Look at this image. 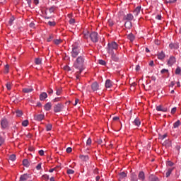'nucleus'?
I'll list each match as a JSON object with an SVG mask.
<instances>
[{"mask_svg": "<svg viewBox=\"0 0 181 181\" xmlns=\"http://www.w3.org/2000/svg\"><path fill=\"white\" fill-rule=\"evenodd\" d=\"M84 63H86V57L84 55L78 56L74 63V67L78 70V73H82L84 70Z\"/></svg>", "mask_w": 181, "mask_h": 181, "instance_id": "nucleus-1", "label": "nucleus"}, {"mask_svg": "<svg viewBox=\"0 0 181 181\" xmlns=\"http://www.w3.org/2000/svg\"><path fill=\"white\" fill-rule=\"evenodd\" d=\"M118 44L115 42H112L108 43L107 45V52L108 53H114V50H117Z\"/></svg>", "mask_w": 181, "mask_h": 181, "instance_id": "nucleus-2", "label": "nucleus"}, {"mask_svg": "<svg viewBox=\"0 0 181 181\" xmlns=\"http://www.w3.org/2000/svg\"><path fill=\"white\" fill-rule=\"evenodd\" d=\"M71 54V57H73L74 59H76V57H77V56L80 54V48L78 47H73Z\"/></svg>", "mask_w": 181, "mask_h": 181, "instance_id": "nucleus-3", "label": "nucleus"}, {"mask_svg": "<svg viewBox=\"0 0 181 181\" xmlns=\"http://www.w3.org/2000/svg\"><path fill=\"white\" fill-rule=\"evenodd\" d=\"M1 127L3 129H8L9 128V122L6 118H3L1 120Z\"/></svg>", "mask_w": 181, "mask_h": 181, "instance_id": "nucleus-4", "label": "nucleus"}, {"mask_svg": "<svg viewBox=\"0 0 181 181\" xmlns=\"http://www.w3.org/2000/svg\"><path fill=\"white\" fill-rule=\"evenodd\" d=\"M89 36H90V40L93 43H97V42H98V33H97V32H92Z\"/></svg>", "mask_w": 181, "mask_h": 181, "instance_id": "nucleus-5", "label": "nucleus"}, {"mask_svg": "<svg viewBox=\"0 0 181 181\" xmlns=\"http://www.w3.org/2000/svg\"><path fill=\"white\" fill-rule=\"evenodd\" d=\"M64 105L62 103H58L54 106V111L55 112H60L63 110Z\"/></svg>", "mask_w": 181, "mask_h": 181, "instance_id": "nucleus-6", "label": "nucleus"}, {"mask_svg": "<svg viewBox=\"0 0 181 181\" xmlns=\"http://www.w3.org/2000/svg\"><path fill=\"white\" fill-rule=\"evenodd\" d=\"M91 88L93 92L98 91L100 88V85H98V83L97 82H93L91 85Z\"/></svg>", "mask_w": 181, "mask_h": 181, "instance_id": "nucleus-7", "label": "nucleus"}, {"mask_svg": "<svg viewBox=\"0 0 181 181\" xmlns=\"http://www.w3.org/2000/svg\"><path fill=\"white\" fill-rule=\"evenodd\" d=\"M124 21H128L129 22H131L134 19V15L132 13H128L125 15L123 18Z\"/></svg>", "mask_w": 181, "mask_h": 181, "instance_id": "nucleus-8", "label": "nucleus"}, {"mask_svg": "<svg viewBox=\"0 0 181 181\" xmlns=\"http://www.w3.org/2000/svg\"><path fill=\"white\" fill-rule=\"evenodd\" d=\"M176 63V58L175 57H170L168 61V66H173Z\"/></svg>", "mask_w": 181, "mask_h": 181, "instance_id": "nucleus-9", "label": "nucleus"}, {"mask_svg": "<svg viewBox=\"0 0 181 181\" xmlns=\"http://www.w3.org/2000/svg\"><path fill=\"white\" fill-rule=\"evenodd\" d=\"M29 177H30V175H28V174L21 175L20 177L19 181H26L28 180V179H29Z\"/></svg>", "mask_w": 181, "mask_h": 181, "instance_id": "nucleus-10", "label": "nucleus"}, {"mask_svg": "<svg viewBox=\"0 0 181 181\" xmlns=\"http://www.w3.org/2000/svg\"><path fill=\"white\" fill-rule=\"evenodd\" d=\"M138 179L141 181H145V173L140 171L138 175Z\"/></svg>", "mask_w": 181, "mask_h": 181, "instance_id": "nucleus-11", "label": "nucleus"}, {"mask_svg": "<svg viewBox=\"0 0 181 181\" xmlns=\"http://www.w3.org/2000/svg\"><path fill=\"white\" fill-rule=\"evenodd\" d=\"M43 118H45V115H42V114L35 115L34 116V119L35 121H42L43 119Z\"/></svg>", "mask_w": 181, "mask_h": 181, "instance_id": "nucleus-12", "label": "nucleus"}, {"mask_svg": "<svg viewBox=\"0 0 181 181\" xmlns=\"http://www.w3.org/2000/svg\"><path fill=\"white\" fill-rule=\"evenodd\" d=\"M141 9H142V7L141 6H137L134 11H133L134 13V16H138L139 13H141Z\"/></svg>", "mask_w": 181, "mask_h": 181, "instance_id": "nucleus-13", "label": "nucleus"}, {"mask_svg": "<svg viewBox=\"0 0 181 181\" xmlns=\"http://www.w3.org/2000/svg\"><path fill=\"white\" fill-rule=\"evenodd\" d=\"M163 146H165V148H170V146H172V141H170V140H165L163 143Z\"/></svg>", "mask_w": 181, "mask_h": 181, "instance_id": "nucleus-14", "label": "nucleus"}, {"mask_svg": "<svg viewBox=\"0 0 181 181\" xmlns=\"http://www.w3.org/2000/svg\"><path fill=\"white\" fill-rule=\"evenodd\" d=\"M157 111H162L163 112H168V108L163 107L162 105H158L156 107Z\"/></svg>", "mask_w": 181, "mask_h": 181, "instance_id": "nucleus-15", "label": "nucleus"}, {"mask_svg": "<svg viewBox=\"0 0 181 181\" xmlns=\"http://www.w3.org/2000/svg\"><path fill=\"white\" fill-rule=\"evenodd\" d=\"M47 98V93L46 92H43L40 95V100L45 101V98Z\"/></svg>", "mask_w": 181, "mask_h": 181, "instance_id": "nucleus-16", "label": "nucleus"}, {"mask_svg": "<svg viewBox=\"0 0 181 181\" xmlns=\"http://www.w3.org/2000/svg\"><path fill=\"white\" fill-rule=\"evenodd\" d=\"M165 57H166V55L165 54V52H163V51H161L160 52H159L158 54V59L159 60H163V59H165Z\"/></svg>", "mask_w": 181, "mask_h": 181, "instance_id": "nucleus-17", "label": "nucleus"}, {"mask_svg": "<svg viewBox=\"0 0 181 181\" xmlns=\"http://www.w3.org/2000/svg\"><path fill=\"white\" fill-rule=\"evenodd\" d=\"M44 109L45 111H50L52 110V103L48 102L47 104L45 105Z\"/></svg>", "mask_w": 181, "mask_h": 181, "instance_id": "nucleus-18", "label": "nucleus"}, {"mask_svg": "<svg viewBox=\"0 0 181 181\" xmlns=\"http://www.w3.org/2000/svg\"><path fill=\"white\" fill-rule=\"evenodd\" d=\"M130 180L131 181H138V176L135 173H132L130 176Z\"/></svg>", "mask_w": 181, "mask_h": 181, "instance_id": "nucleus-19", "label": "nucleus"}, {"mask_svg": "<svg viewBox=\"0 0 181 181\" xmlns=\"http://www.w3.org/2000/svg\"><path fill=\"white\" fill-rule=\"evenodd\" d=\"M118 177L119 180H122V179H125V177H127V173H125V172H122L119 173Z\"/></svg>", "mask_w": 181, "mask_h": 181, "instance_id": "nucleus-20", "label": "nucleus"}, {"mask_svg": "<svg viewBox=\"0 0 181 181\" xmlns=\"http://www.w3.org/2000/svg\"><path fill=\"white\" fill-rule=\"evenodd\" d=\"M32 91H33V89L32 87L23 88V93H32Z\"/></svg>", "mask_w": 181, "mask_h": 181, "instance_id": "nucleus-21", "label": "nucleus"}, {"mask_svg": "<svg viewBox=\"0 0 181 181\" xmlns=\"http://www.w3.org/2000/svg\"><path fill=\"white\" fill-rule=\"evenodd\" d=\"M169 47L170 49H179V44L178 43H170L169 45Z\"/></svg>", "mask_w": 181, "mask_h": 181, "instance_id": "nucleus-22", "label": "nucleus"}, {"mask_svg": "<svg viewBox=\"0 0 181 181\" xmlns=\"http://www.w3.org/2000/svg\"><path fill=\"white\" fill-rule=\"evenodd\" d=\"M105 86L106 88H110V87H112V83H111V80L110 79L106 80Z\"/></svg>", "mask_w": 181, "mask_h": 181, "instance_id": "nucleus-23", "label": "nucleus"}, {"mask_svg": "<svg viewBox=\"0 0 181 181\" xmlns=\"http://www.w3.org/2000/svg\"><path fill=\"white\" fill-rule=\"evenodd\" d=\"M148 180L149 181H159V178H158V177H156L153 175H151L149 176Z\"/></svg>", "mask_w": 181, "mask_h": 181, "instance_id": "nucleus-24", "label": "nucleus"}, {"mask_svg": "<svg viewBox=\"0 0 181 181\" xmlns=\"http://www.w3.org/2000/svg\"><path fill=\"white\" fill-rule=\"evenodd\" d=\"M124 27L127 29H131V28H132V23L131 21H127L124 23Z\"/></svg>", "mask_w": 181, "mask_h": 181, "instance_id": "nucleus-25", "label": "nucleus"}, {"mask_svg": "<svg viewBox=\"0 0 181 181\" xmlns=\"http://www.w3.org/2000/svg\"><path fill=\"white\" fill-rule=\"evenodd\" d=\"M23 165L25 168H29V166H30V163H29V160H28V159H24L23 160Z\"/></svg>", "mask_w": 181, "mask_h": 181, "instance_id": "nucleus-26", "label": "nucleus"}, {"mask_svg": "<svg viewBox=\"0 0 181 181\" xmlns=\"http://www.w3.org/2000/svg\"><path fill=\"white\" fill-rule=\"evenodd\" d=\"M109 54H111L112 59H113L114 62H117L118 60V57L117 56V54L114 52Z\"/></svg>", "mask_w": 181, "mask_h": 181, "instance_id": "nucleus-27", "label": "nucleus"}, {"mask_svg": "<svg viewBox=\"0 0 181 181\" xmlns=\"http://www.w3.org/2000/svg\"><path fill=\"white\" fill-rule=\"evenodd\" d=\"M133 124L134 125H136V127H139V125H141V121L138 118H136L133 122Z\"/></svg>", "mask_w": 181, "mask_h": 181, "instance_id": "nucleus-28", "label": "nucleus"}, {"mask_svg": "<svg viewBox=\"0 0 181 181\" xmlns=\"http://www.w3.org/2000/svg\"><path fill=\"white\" fill-rule=\"evenodd\" d=\"M127 39H129L130 42H132L133 40H135V36H134V34L130 33L127 35Z\"/></svg>", "mask_w": 181, "mask_h": 181, "instance_id": "nucleus-29", "label": "nucleus"}, {"mask_svg": "<svg viewBox=\"0 0 181 181\" xmlns=\"http://www.w3.org/2000/svg\"><path fill=\"white\" fill-rule=\"evenodd\" d=\"M180 124H181L180 120H177L173 124V128H178L179 127H180Z\"/></svg>", "mask_w": 181, "mask_h": 181, "instance_id": "nucleus-30", "label": "nucleus"}, {"mask_svg": "<svg viewBox=\"0 0 181 181\" xmlns=\"http://www.w3.org/2000/svg\"><path fill=\"white\" fill-rule=\"evenodd\" d=\"M16 117H22L23 113L22 112V110H16Z\"/></svg>", "mask_w": 181, "mask_h": 181, "instance_id": "nucleus-31", "label": "nucleus"}, {"mask_svg": "<svg viewBox=\"0 0 181 181\" xmlns=\"http://www.w3.org/2000/svg\"><path fill=\"white\" fill-rule=\"evenodd\" d=\"M81 159H83V160H88V159H90V158L88 157V156H80Z\"/></svg>", "mask_w": 181, "mask_h": 181, "instance_id": "nucleus-32", "label": "nucleus"}, {"mask_svg": "<svg viewBox=\"0 0 181 181\" xmlns=\"http://www.w3.org/2000/svg\"><path fill=\"white\" fill-rule=\"evenodd\" d=\"M9 159L13 162L16 160V156H15V154H12L9 156Z\"/></svg>", "mask_w": 181, "mask_h": 181, "instance_id": "nucleus-33", "label": "nucleus"}, {"mask_svg": "<svg viewBox=\"0 0 181 181\" xmlns=\"http://www.w3.org/2000/svg\"><path fill=\"white\" fill-rule=\"evenodd\" d=\"M35 64H42V59H40V58H35Z\"/></svg>", "mask_w": 181, "mask_h": 181, "instance_id": "nucleus-34", "label": "nucleus"}, {"mask_svg": "<svg viewBox=\"0 0 181 181\" xmlns=\"http://www.w3.org/2000/svg\"><path fill=\"white\" fill-rule=\"evenodd\" d=\"M22 125L23 127H27L28 125H29V120L26 119L23 121Z\"/></svg>", "mask_w": 181, "mask_h": 181, "instance_id": "nucleus-35", "label": "nucleus"}, {"mask_svg": "<svg viewBox=\"0 0 181 181\" xmlns=\"http://www.w3.org/2000/svg\"><path fill=\"white\" fill-rule=\"evenodd\" d=\"M52 124H48L46 126V130L47 131H52Z\"/></svg>", "mask_w": 181, "mask_h": 181, "instance_id": "nucleus-36", "label": "nucleus"}, {"mask_svg": "<svg viewBox=\"0 0 181 181\" xmlns=\"http://www.w3.org/2000/svg\"><path fill=\"white\" fill-rule=\"evenodd\" d=\"M56 11V7L55 6H52L51 8H49V13H53Z\"/></svg>", "mask_w": 181, "mask_h": 181, "instance_id": "nucleus-37", "label": "nucleus"}, {"mask_svg": "<svg viewBox=\"0 0 181 181\" xmlns=\"http://www.w3.org/2000/svg\"><path fill=\"white\" fill-rule=\"evenodd\" d=\"M54 43L55 45H60V43H62V40L61 39H57L54 40Z\"/></svg>", "mask_w": 181, "mask_h": 181, "instance_id": "nucleus-38", "label": "nucleus"}, {"mask_svg": "<svg viewBox=\"0 0 181 181\" xmlns=\"http://www.w3.org/2000/svg\"><path fill=\"white\" fill-rule=\"evenodd\" d=\"M47 23L49 26H56V22L54 21H48Z\"/></svg>", "mask_w": 181, "mask_h": 181, "instance_id": "nucleus-39", "label": "nucleus"}, {"mask_svg": "<svg viewBox=\"0 0 181 181\" xmlns=\"http://www.w3.org/2000/svg\"><path fill=\"white\" fill-rule=\"evenodd\" d=\"M170 173H172V169H169L167 173H165L166 177H169L170 176Z\"/></svg>", "mask_w": 181, "mask_h": 181, "instance_id": "nucleus-40", "label": "nucleus"}, {"mask_svg": "<svg viewBox=\"0 0 181 181\" xmlns=\"http://www.w3.org/2000/svg\"><path fill=\"white\" fill-rule=\"evenodd\" d=\"M181 72V69L180 67L177 66V69H175V74H180Z\"/></svg>", "mask_w": 181, "mask_h": 181, "instance_id": "nucleus-41", "label": "nucleus"}, {"mask_svg": "<svg viewBox=\"0 0 181 181\" xmlns=\"http://www.w3.org/2000/svg\"><path fill=\"white\" fill-rule=\"evenodd\" d=\"M99 64H101V66H105L106 62H105V61H104L103 59H100L99 60Z\"/></svg>", "mask_w": 181, "mask_h": 181, "instance_id": "nucleus-42", "label": "nucleus"}, {"mask_svg": "<svg viewBox=\"0 0 181 181\" xmlns=\"http://www.w3.org/2000/svg\"><path fill=\"white\" fill-rule=\"evenodd\" d=\"M66 173H68V175H73L74 173V171L71 169H68Z\"/></svg>", "mask_w": 181, "mask_h": 181, "instance_id": "nucleus-43", "label": "nucleus"}, {"mask_svg": "<svg viewBox=\"0 0 181 181\" xmlns=\"http://www.w3.org/2000/svg\"><path fill=\"white\" fill-rule=\"evenodd\" d=\"M42 178L44 180H49V176L47 175H43L42 176Z\"/></svg>", "mask_w": 181, "mask_h": 181, "instance_id": "nucleus-44", "label": "nucleus"}, {"mask_svg": "<svg viewBox=\"0 0 181 181\" xmlns=\"http://www.w3.org/2000/svg\"><path fill=\"white\" fill-rule=\"evenodd\" d=\"M167 136H168V134H163V135H160V136H159V138H160V139L163 140V139H165V138H166Z\"/></svg>", "mask_w": 181, "mask_h": 181, "instance_id": "nucleus-45", "label": "nucleus"}, {"mask_svg": "<svg viewBox=\"0 0 181 181\" xmlns=\"http://www.w3.org/2000/svg\"><path fill=\"white\" fill-rule=\"evenodd\" d=\"M6 86L7 90H11V88H12V86L11 85V83H7Z\"/></svg>", "mask_w": 181, "mask_h": 181, "instance_id": "nucleus-46", "label": "nucleus"}, {"mask_svg": "<svg viewBox=\"0 0 181 181\" xmlns=\"http://www.w3.org/2000/svg\"><path fill=\"white\" fill-rule=\"evenodd\" d=\"M56 94H57V95H60V94H62V89L57 88Z\"/></svg>", "mask_w": 181, "mask_h": 181, "instance_id": "nucleus-47", "label": "nucleus"}, {"mask_svg": "<svg viewBox=\"0 0 181 181\" xmlns=\"http://www.w3.org/2000/svg\"><path fill=\"white\" fill-rule=\"evenodd\" d=\"M5 72L9 73V65L8 64L5 66Z\"/></svg>", "mask_w": 181, "mask_h": 181, "instance_id": "nucleus-48", "label": "nucleus"}, {"mask_svg": "<svg viewBox=\"0 0 181 181\" xmlns=\"http://www.w3.org/2000/svg\"><path fill=\"white\" fill-rule=\"evenodd\" d=\"M75 22H76V20H74V18H71V19L69 20V23H70L71 25H74Z\"/></svg>", "mask_w": 181, "mask_h": 181, "instance_id": "nucleus-49", "label": "nucleus"}, {"mask_svg": "<svg viewBox=\"0 0 181 181\" xmlns=\"http://www.w3.org/2000/svg\"><path fill=\"white\" fill-rule=\"evenodd\" d=\"M86 145L90 146L91 145V139L88 138L87 141H86Z\"/></svg>", "mask_w": 181, "mask_h": 181, "instance_id": "nucleus-50", "label": "nucleus"}, {"mask_svg": "<svg viewBox=\"0 0 181 181\" xmlns=\"http://www.w3.org/2000/svg\"><path fill=\"white\" fill-rule=\"evenodd\" d=\"M168 71L169 70L163 69L160 71V73L161 74H164V73H168Z\"/></svg>", "mask_w": 181, "mask_h": 181, "instance_id": "nucleus-51", "label": "nucleus"}, {"mask_svg": "<svg viewBox=\"0 0 181 181\" xmlns=\"http://www.w3.org/2000/svg\"><path fill=\"white\" fill-rule=\"evenodd\" d=\"M38 153L40 155V156H43V155H45V151L43 150H40Z\"/></svg>", "mask_w": 181, "mask_h": 181, "instance_id": "nucleus-52", "label": "nucleus"}, {"mask_svg": "<svg viewBox=\"0 0 181 181\" xmlns=\"http://www.w3.org/2000/svg\"><path fill=\"white\" fill-rule=\"evenodd\" d=\"M80 74H81V73H78V71H77L76 72V77L77 80H78V78H80Z\"/></svg>", "mask_w": 181, "mask_h": 181, "instance_id": "nucleus-53", "label": "nucleus"}, {"mask_svg": "<svg viewBox=\"0 0 181 181\" xmlns=\"http://www.w3.org/2000/svg\"><path fill=\"white\" fill-rule=\"evenodd\" d=\"M36 169L37 170H40L42 169V164L39 163L37 166H36Z\"/></svg>", "mask_w": 181, "mask_h": 181, "instance_id": "nucleus-54", "label": "nucleus"}, {"mask_svg": "<svg viewBox=\"0 0 181 181\" xmlns=\"http://www.w3.org/2000/svg\"><path fill=\"white\" fill-rule=\"evenodd\" d=\"M71 151H73V149L71 148V147H68L66 148V152L67 153H71Z\"/></svg>", "mask_w": 181, "mask_h": 181, "instance_id": "nucleus-55", "label": "nucleus"}, {"mask_svg": "<svg viewBox=\"0 0 181 181\" xmlns=\"http://www.w3.org/2000/svg\"><path fill=\"white\" fill-rule=\"evenodd\" d=\"M177 1V0H170V1H167V2H168V4H175V3H176Z\"/></svg>", "mask_w": 181, "mask_h": 181, "instance_id": "nucleus-56", "label": "nucleus"}, {"mask_svg": "<svg viewBox=\"0 0 181 181\" xmlns=\"http://www.w3.org/2000/svg\"><path fill=\"white\" fill-rule=\"evenodd\" d=\"M176 110L177 108L176 107H173L172 110H171V114H175V112H176Z\"/></svg>", "mask_w": 181, "mask_h": 181, "instance_id": "nucleus-57", "label": "nucleus"}, {"mask_svg": "<svg viewBox=\"0 0 181 181\" xmlns=\"http://www.w3.org/2000/svg\"><path fill=\"white\" fill-rule=\"evenodd\" d=\"M148 65L151 66V67H153V66H155V64L153 63V61H151Z\"/></svg>", "mask_w": 181, "mask_h": 181, "instance_id": "nucleus-58", "label": "nucleus"}, {"mask_svg": "<svg viewBox=\"0 0 181 181\" xmlns=\"http://www.w3.org/2000/svg\"><path fill=\"white\" fill-rule=\"evenodd\" d=\"M4 142H5V140L2 138V136L0 135V143L4 144Z\"/></svg>", "mask_w": 181, "mask_h": 181, "instance_id": "nucleus-59", "label": "nucleus"}, {"mask_svg": "<svg viewBox=\"0 0 181 181\" xmlns=\"http://www.w3.org/2000/svg\"><path fill=\"white\" fill-rule=\"evenodd\" d=\"M54 103H57L58 101H60V98H56L53 100Z\"/></svg>", "mask_w": 181, "mask_h": 181, "instance_id": "nucleus-60", "label": "nucleus"}, {"mask_svg": "<svg viewBox=\"0 0 181 181\" xmlns=\"http://www.w3.org/2000/svg\"><path fill=\"white\" fill-rule=\"evenodd\" d=\"M98 143L99 144V145H103V144H104V141L102 139H99L98 141Z\"/></svg>", "mask_w": 181, "mask_h": 181, "instance_id": "nucleus-61", "label": "nucleus"}, {"mask_svg": "<svg viewBox=\"0 0 181 181\" xmlns=\"http://www.w3.org/2000/svg\"><path fill=\"white\" fill-rule=\"evenodd\" d=\"M27 1V4H28V6L30 8V4H32V0H25Z\"/></svg>", "mask_w": 181, "mask_h": 181, "instance_id": "nucleus-62", "label": "nucleus"}, {"mask_svg": "<svg viewBox=\"0 0 181 181\" xmlns=\"http://www.w3.org/2000/svg\"><path fill=\"white\" fill-rule=\"evenodd\" d=\"M53 39V35H49V38L47 39V42H50Z\"/></svg>", "mask_w": 181, "mask_h": 181, "instance_id": "nucleus-63", "label": "nucleus"}, {"mask_svg": "<svg viewBox=\"0 0 181 181\" xmlns=\"http://www.w3.org/2000/svg\"><path fill=\"white\" fill-rule=\"evenodd\" d=\"M156 19H158V21H160V19H162V16L158 15V16H156Z\"/></svg>", "mask_w": 181, "mask_h": 181, "instance_id": "nucleus-64", "label": "nucleus"}]
</instances>
